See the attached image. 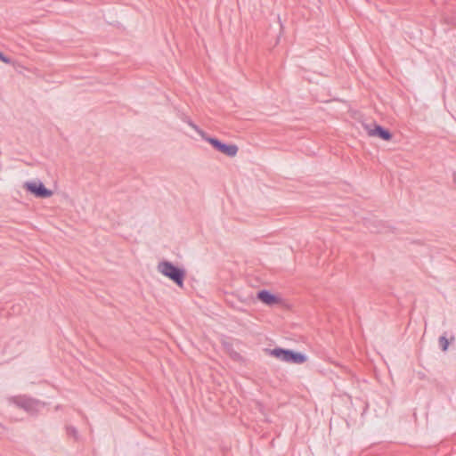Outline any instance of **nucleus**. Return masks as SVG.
Segmentation results:
<instances>
[{
    "instance_id": "obj_1",
    "label": "nucleus",
    "mask_w": 456,
    "mask_h": 456,
    "mask_svg": "<svg viewBox=\"0 0 456 456\" xmlns=\"http://www.w3.org/2000/svg\"><path fill=\"white\" fill-rule=\"evenodd\" d=\"M158 271L170 279L179 288H183L186 272L183 268L175 265L169 261H161L158 265Z\"/></svg>"
},
{
    "instance_id": "obj_2",
    "label": "nucleus",
    "mask_w": 456,
    "mask_h": 456,
    "mask_svg": "<svg viewBox=\"0 0 456 456\" xmlns=\"http://www.w3.org/2000/svg\"><path fill=\"white\" fill-rule=\"evenodd\" d=\"M8 402L31 415H36L45 405V403L25 395L12 396L8 398Z\"/></svg>"
},
{
    "instance_id": "obj_3",
    "label": "nucleus",
    "mask_w": 456,
    "mask_h": 456,
    "mask_svg": "<svg viewBox=\"0 0 456 456\" xmlns=\"http://www.w3.org/2000/svg\"><path fill=\"white\" fill-rule=\"evenodd\" d=\"M269 352L270 355L289 363L302 364L307 361V356L305 354L292 349L275 347Z\"/></svg>"
},
{
    "instance_id": "obj_4",
    "label": "nucleus",
    "mask_w": 456,
    "mask_h": 456,
    "mask_svg": "<svg viewBox=\"0 0 456 456\" xmlns=\"http://www.w3.org/2000/svg\"><path fill=\"white\" fill-rule=\"evenodd\" d=\"M204 140L208 142L215 150L217 151L228 156V157H234L236 156L238 152V147L235 144H227L217 138L210 137L208 135V137H204Z\"/></svg>"
},
{
    "instance_id": "obj_5",
    "label": "nucleus",
    "mask_w": 456,
    "mask_h": 456,
    "mask_svg": "<svg viewBox=\"0 0 456 456\" xmlns=\"http://www.w3.org/2000/svg\"><path fill=\"white\" fill-rule=\"evenodd\" d=\"M23 188L37 198L46 199L53 195V191L47 189L42 182H26Z\"/></svg>"
},
{
    "instance_id": "obj_6",
    "label": "nucleus",
    "mask_w": 456,
    "mask_h": 456,
    "mask_svg": "<svg viewBox=\"0 0 456 456\" xmlns=\"http://www.w3.org/2000/svg\"><path fill=\"white\" fill-rule=\"evenodd\" d=\"M365 128L369 136L378 137L383 141H390L393 137L392 133L387 128L376 123L373 124V128L370 125H366Z\"/></svg>"
},
{
    "instance_id": "obj_7",
    "label": "nucleus",
    "mask_w": 456,
    "mask_h": 456,
    "mask_svg": "<svg viewBox=\"0 0 456 456\" xmlns=\"http://www.w3.org/2000/svg\"><path fill=\"white\" fill-rule=\"evenodd\" d=\"M256 298L267 305H274L281 302V298L267 289L259 290Z\"/></svg>"
},
{
    "instance_id": "obj_8",
    "label": "nucleus",
    "mask_w": 456,
    "mask_h": 456,
    "mask_svg": "<svg viewBox=\"0 0 456 456\" xmlns=\"http://www.w3.org/2000/svg\"><path fill=\"white\" fill-rule=\"evenodd\" d=\"M452 341H454L453 336L451 337L450 340L446 338L445 335L441 336L438 339L439 346H440L441 350L443 352L447 351L450 342H452Z\"/></svg>"
},
{
    "instance_id": "obj_9",
    "label": "nucleus",
    "mask_w": 456,
    "mask_h": 456,
    "mask_svg": "<svg viewBox=\"0 0 456 456\" xmlns=\"http://www.w3.org/2000/svg\"><path fill=\"white\" fill-rule=\"evenodd\" d=\"M66 430H67V435L69 436H73L75 439H77V430L75 427L73 426H69L66 428Z\"/></svg>"
},
{
    "instance_id": "obj_10",
    "label": "nucleus",
    "mask_w": 456,
    "mask_h": 456,
    "mask_svg": "<svg viewBox=\"0 0 456 456\" xmlns=\"http://www.w3.org/2000/svg\"><path fill=\"white\" fill-rule=\"evenodd\" d=\"M188 124L195 131H197L203 139L204 137H208V134L203 130L200 129V127L197 125H195L192 121H189Z\"/></svg>"
},
{
    "instance_id": "obj_11",
    "label": "nucleus",
    "mask_w": 456,
    "mask_h": 456,
    "mask_svg": "<svg viewBox=\"0 0 456 456\" xmlns=\"http://www.w3.org/2000/svg\"><path fill=\"white\" fill-rule=\"evenodd\" d=\"M0 61L5 64L12 63V60L9 57H7L6 55H4L2 52H0Z\"/></svg>"
},
{
    "instance_id": "obj_12",
    "label": "nucleus",
    "mask_w": 456,
    "mask_h": 456,
    "mask_svg": "<svg viewBox=\"0 0 456 456\" xmlns=\"http://www.w3.org/2000/svg\"><path fill=\"white\" fill-rule=\"evenodd\" d=\"M453 182L456 183V171L453 173Z\"/></svg>"
}]
</instances>
